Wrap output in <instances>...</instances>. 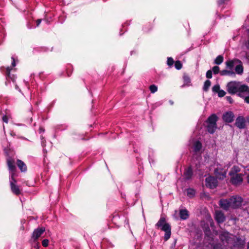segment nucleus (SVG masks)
Instances as JSON below:
<instances>
[{
    "label": "nucleus",
    "mask_w": 249,
    "mask_h": 249,
    "mask_svg": "<svg viewBox=\"0 0 249 249\" xmlns=\"http://www.w3.org/2000/svg\"><path fill=\"white\" fill-rule=\"evenodd\" d=\"M205 233L206 240L207 238H210V245L213 247V249H224L227 246H233L234 248L241 249L244 247L245 241L244 240L236 237L232 234H230L226 231H221L219 233V238L221 244H215L214 240L212 236L210 234L211 231L208 227L205 230Z\"/></svg>",
    "instance_id": "nucleus-1"
},
{
    "label": "nucleus",
    "mask_w": 249,
    "mask_h": 249,
    "mask_svg": "<svg viewBox=\"0 0 249 249\" xmlns=\"http://www.w3.org/2000/svg\"><path fill=\"white\" fill-rule=\"evenodd\" d=\"M227 90L231 94H237L239 96H244L249 93V87L238 81H231L227 83Z\"/></svg>",
    "instance_id": "nucleus-2"
},
{
    "label": "nucleus",
    "mask_w": 249,
    "mask_h": 249,
    "mask_svg": "<svg viewBox=\"0 0 249 249\" xmlns=\"http://www.w3.org/2000/svg\"><path fill=\"white\" fill-rule=\"evenodd\" d=\"M242 198L239 196H232L229 199H222L219 201V205L224 210L230 208H237L242 205Z\"/></svg>",
    "instance_id": "nucleus-3"
},
{
    "label": "nucleus",
    "mask_w": 249,
    "mask_h": 249,
    "mask_svg": "<svg viewBox=\"0 0 249 249\" xmlns=\"http://www.w3.org/2000/svg\"><path fill=\"white\" fill-rule=\"evenodd\" d=\"M155 226L157 228H160L161 230L165 232L164 237L165 241H167L170 238L171 234V227L169 224L166 222L165 217H161L156 224Z\"/></svg>",
    "instance_id": "nucleus-4"
},
{
    "label": "nucleus",
    "mask_w": 249,
    "mask_h": 249,
    "mask_svg": "<svg viewBox=\"0 0 249 249\" xmlns=\"http://www.w3.org/2000/svg\"><path fill=\"white\" fill-rule=\"evenodd\" d=\"M12 62L11 63V67H7L5 69V71H4V73L5 75L6 81L5 82V86H7L9 84V80H11L14 83L16 82V80L17 79V76L15 74H12L10 73L12 68L14 67L16 65V59L15 58L12 56Z\"/></svg>",
    "instance_id": "nucleus-5"
},
{
    "label": "nucleus",
    "mask_w": 249,
    "mask_h": 249,
    "mask_svg": "<svg viewBox=\"0 0 249 249\" xmlns=\"http://www.w3.org/2000/svg\"><path fill=\"white\" fill-rule=\"evenodd\" d=\"M216 166L214 168V174L216 178L219 179H223L226 177L227 170L223 168L222 166L217 163L215 164Z\"/></svg>",
    "instance_id": "nucleus-6"
},
{
    "label": "nucleus",
    "mask_w": 249,
    "mask_h": 249,
    "mask_svg": "<svg viewBox=\"0 0 249 249\" xmlns=\"http://www.w3.org/2000/svg\"><path fill=\"white\" fill-rule=\"evenodd\" d=\"M202 149V144L201 143L198 141H196L193 144V158H196L197 159V160H199V159L200 158V156H198V155H200L201 153Z\"/></svg>",
    "instance_id": "nucleus-7"
},
{
    "label": "nucleus",
    "mask_w": 249,
    "mask_h": 249,
    "mask_svg": "<svg viewBox=\"0 0 249 249\" xmlns=\"http://www.w3.org/2000/svg\"><path fill=\"white\" fill-rule=\"evenodd\" d=\"M10 185L11 191L16 195H19L21 193V190L18 186L16 185V180L12 176L10 177Z\"/></svg>",
    "instance_id": "nucleus-8"
},
{
    "label": "nucleus",
    "mask_w": 249,
    "mask_h": 249,
    "mask_svg": "<svg viewBox=\"0 0 249 249\" xmlns=\"http://www.w3.org/2000/svg\"><path fill=\"white\" fill-rule=\"evenodd\" d=\"M7 163L9 170L10 172V177H14L16 170V167L15 165V161L12 159L9 158L7 160Z\"/></svg>",
    "instance_id": "nucleus-9"
},
{
    "label": "nucleus",
    "mask_w": 249,
    "mask_h": 249,
    "mask_svg": "<svg viewBox=\"0 0 249 249\" xmlns=\"http://www.w3.org/2000/svg\"><path fill=\"white\" fill-rule=\"evenodd\" d=\"M231 177V181L233 185L239 184L243 181V175L242 174L234 175Z\"/></svg>",
    "instance_id": "nucleus-10"
},
{
    "label": "nucleus",
    "mask_w": 249,
    "mask_h": 249,
    "mask_svg": "<svg viewBox=\"0 0 249 249\" xmlns=\"http://www.w3.org/2000/svg\"><path fill=\"white\" fill-rule=\"evenodd\" d=\"M206 185L211 188L213 189L217 186V180L213 177H209L206 178Z\"/></svg>",
    "instance_id": "nucleus-11"
},
{
    "label": "nucleus",
    "mask_w": 249,
    "mask_h": 249,
    "mask_svg": "<svg viewBox=\"0 0 249 249\" xmlns=\"http://www.w3.org/2000/svg\"><path fill=\"white\" fill-rule=\"evenodd\" d=\"M214 218L218 223H222L225 220L226 217L221 211H216L215 212Z\"/></svg>",
    "instance_id": "nucleus-12"
},
{
    "label": "nucleus",
    "mask_w": 249,
    "mask_h": 249,
    "mask_svg": "<svg viewBox=\"0 0 249 249\" xmlns=\"http://www.w3.org/2000/svg\"><path fill=\"white\" fill-rule=\"evenodd\" d=\"M212 91L213 92L217 93L219 97H223L226 94L224 90L220 89V86L218 84L215 85L213 86Z\"/></svg>",
    "instance_id": "nucleus-13"
},
{
    "label": "nucleus",
    "mask_w": 249,
    "mask_h": 249,
    "mask_svg": "<svg viewBox=\"0 0 249 249\" xmlns=\"http://www.w3.org/2000/svg\"><path fill=\"white\" fill-rule=\"evenodd\" d=\"M238 63H241V61L238 59L230 60L226 62V68L231 70H233L234 67Z\"/></svg>",
    "instance_id": "nucleus-14"
},
{
    "label": "nucleus",
    "mask_w": 249,
    "mask_h": 249,
    "mask_svg": "<svg viewBox=\"0 0 249 249\" xmlns=\"http://www.w3.org/2000/svg\"><path fill=\"white\" fill-rule=\"evenodd\" d=\"M234 118V115L231 111H229L225 113L223 115V120L227 123L232 122Z\"/></svg>",
    "instance_id": "nucleus-15"
},
{
    "label": "nucleus",
    "mask_w": 249,
    "mask_h": 249,
    "mask_svg": "<svg viewBox=\"0 0 249 249\" xmlns=\"http://www.w3.org/2000/svg\"><path fill=\"white\" fill-rule=\"evenodd\" d=\"M45 231V228L41 227L35 229L33 233L32 238L35 240H37Z\"/></svg>",
    "instance_id": "nucleus-16"
},
{
    "label": "nucleus",
    "mask_w": 249,
    "mask_h": 249,
    "mask_svg": "<svg viewBox=\"0 0 249 249\" xmlns=\"http://www.w3.org/2000/svg\"><path fill=\"white\" fill-rule=\"evenodd\" d=\"M236 126L239 128H244L245 126V121L243 117H238L236 120Z\"/></svg>",
    "instance_id": "nucleus-17"
},
{
    "label": "nucleus",
    "mask_w": 249,
    "mask_h": 249,
    "mask_svg": "<svg viewBox=\"0 0 249 249\" xmlns=\"http://www.w3.org/2000/svg\"><path fill=\"white\" fill-rule=\"evenodd\" d=\"M220 74L221 76H230L232 77L235 76V72L234 71L230 69L221 71H220Z\"/></svg>",
    "instance_id": "nucleus-18"
},
{
    "label": "nucleus",
    "mask_w": 249,
    "mask_h": 249,
    "mask_svg": "<svg viewBox=\"0 0 249 249\" xmlns=\"http://www.w3.org/2000/svg\"><path fill=\"white\" fill-rule=\"evenodd\" d=\"M189 216V212L186 209L179 210V216L182 220H186Z\"/></svg>",
    "instance_id": "nucleus-19"
},
{
    "label": "nucleus",
    "mask_w": 249,
    "mask_h": 249,
    "mask_svg": "<svg viewBox=\"0 0 249 249\" xmlns=\"http://www.w3.org/2000/svg\"><path fill=\"white\" fill-rule=\"evenodd\" d=\"M217 117L214 114L211 115L207 119V123L209 124H216Z\"/></svg>",
    "instance_id": "nucleus-20"
},
{
    "label": "nucleus",
    "mask_w": 249,
    "mask_h": 249,
    "mask_svg": "<svg viewBox=\"0 0 249 249\" xmlns=\"http://www.w3.org/2000/svg\"><path fill=\"white\" fill-rule=\"evenodd\" d=\"M193 175V171L192 168L190 167L187 168L184 173L185 178L186 179H189L191 178Z\"/></svg>",
    "instance_id": "nucleus-21"
},
{
    "label": "nucleus",
    "mask_w": 249,
    "mask_h": 249,
    "mask_svg": "<svg viewBox=\"0 0 249 249\" xmlns=\"http://www.w3.org/2000/svg\"><path fill=\"white\" fill-rule=\"evenodd\" d=\"M17 165L21 172H25L27 170V167L25 164L21 160H17Z\"/></svg>",
    "instance_id": "nucleus-22"
},
{
    "label": "nucleus",
    "mask_w": 249,
    "mask_h": 249,
    "mask_svg": "<svg viewBox=\"0 0 249 249\" xmlns=\"http://www.w3.org/2000/svg\"><path fill=\"white\" fill-rule=\"evenodd\" d=\"M235 73L240 75L242 74L243 73V67L241 62V63H239L238 64L236 65L235 67Z\"/></svg>",
    "instance_id": "nucleus-23"
},
{
    "label": "nucleus",
    "mask_w": 249,
    "mask_h": 249,
    "mask_svg": "<svg viewBox=\"0 0 249 249\" xmlns=\"http://www.w3.org/2000/svg\"><path fill=\"white\" fill-rule=\"evenodd\" d=\"M240 171V168L238 166H234L230 171L229 175L231 176L234 175L238 174V173Z\"/></svg>",
    "instance_id": "nucleus-24"
},
{
    "label": "nucleus",
    "mask_w": 249,
    "mask_h": 249,
    "mask_svg": "<svg viewBox=\"0 0 249 249\" xmlns=\"http://www.w3.org/2000/svg\"><path fill=\"white\" fill-rule=\"evenodd\" d=\"M216 128V124H207V130L209 133H210L211 134L213 133L214 132Z\"/></svg>",
    "instance_id": "nucleus-25"
},
{
    "label": "nucleus",
    "mask_w": 249,
    "mask_h": 249,
    "mask_svg": "<svg viewBox=\"0 0 249 249\" xmlns=\"http://www.w3.org/2000/svg\"><path fill=\"white\" fill-rule=\"evenodd\" d=\"M183 82L184 84L182 86V87H184L185 86H190L191 85L190 78L187 75H184L183 76Z\"/></svg>",
    "instance_id": "nucleus-26"
},
{
    "label": "nucleus",
    "mask_w": 249,
    "mask_h": 249,
    "mask_svg": "<svg viewBox=\"0 0 249 249\" xmlns=\"http://www.w3.org/2000/svg\"><path fill=\"white\" fill-rule=\"evenodd\" d=\"M187 195L190 198L193 197L196 194V191L192 188H188L186 190Z\"/></svg>",
    "instance_id": "nucleus-27"
},
{
    "label": "nucleus",
    "mask_w": 249,
    "mask_h": 249,
    "mask_svg": "<svg viewBox=\"0 0 249 249\" xmlns=\"http://www.w3.org/2000/svg\"><path fill=\"white\" fill-rule=\"evenodd\" d=\"M223 61V57L222 55L217 56L214 60V63L217 65L221 64Z\"/></svg>",
    "instance_id": "nucleus-28"
},
{
    "label": "nucleus",
    "mask_w": 249,
    "mask_h": 249,
    "mask_svg": "<svg viewBox=\"0 0 249 249\" xmlns=\"http://www.w3.org/2000/svg\"><path fill=\"white\" fill-rule=\"evenodd\" d=\"M211 84V82L209 80H207L205 82L204 84V86L203 88V90L207 91L209 89V87H210Z\"/></svg>",
    "instance_id": "nucleus-29"
},
{
    "label": "nucleus",
    "mask_w": 249,
    "mask_h": 249,
    "mask_svg": "<svg viewBox=\"0 0 249 249\" xmlns=\"http://www.w3.org/2000/svg\"><path fill=\"white\" fill-rule=\"evenodd\" d=\"M149 90L152 93H154L158 90V87L155 85H151L149 86Z\"/></svg>",
    "instance_id": "nucleus-30"
},
{
    "label": "nucleus",
    "mask_w": 249,
    "mask_h": 249,
    "mask_svg": "<svg viewBox=\"0 0 249 249\" xmlns=\"http://www.w3.org/2000/svg\"><path fill=\"white\" fill-rule=\"evenodd\" d=\"M174 63V61L173 59L171 57H169L167 58V64L170 67H172Z\"/></svg>",
    "instance_id": "nucleus-31"
},
{
    "label": "nucleus",
    "mask_w": 249,
    "mask_h": 249,
    "mask_svg": "<svg viewBox=\"0 0 249 249\" xmlns=\"http://www.w3.org/2000/svg\"><path fill=\"white\" fill-rule=\"evenodd\" d=\"M175 67L176 69L179 70L182 68V64L179 61H177L175 63Z\"/></svg>",
    "instance_id": "nucleus-32"
},
{
    "label": "nucleus",
    "mask_w": 249,
    "mask_h": 249,
    "mask_svg": "<svg viewBox=\"0 0 249 249\" xmlns=\"http://www.w3.org/2000/svg\"><path fill=\"white\" fill-rule=\"evenodd\" d=\"M212 72H213V73L214 74H216L217 73H218L219 72L220 73V71H219V68L218 66H214L213 68H212Z\"/></svg>",
    "instance_id": "nucleus-33"
},
{
    "label": "nucleus",
    "mask_w": 249,
    "mask_h": 249,
    "mask_svg": "<svg viewBox=\"0 0 249 249\" xmlns=\"http://www.w3.org/2000/svg\"><path fill=\"white\" fill-rule=\"evenodd\" d=\"M240 97L244 99V101L246 103L249 104V93L245 94L244 96Z\"/></svg>",
    "instance_id": "nucleus-34"
},
{
    "label": "nucleus",
    "mask_w": 249,
    "mask_h": 249,
    "mask_svg": "<svg viewBox=\"0 0 249 249\" xmlns=\"http://www.w3.org/2000/svg\"><path fill=\"white\" fill-rule=\"evenodd\" d=\"M212 70H209L207 71L206 72V77L207 78H209V79H210L212 77Z\"/></svg>",
    "instance_id": "nucleus-35"
},
{
    "label": "nucleus",
    "mask_w": 249,
    "mask_h": 249,
    "mask_svg": "<svg viewBox=\"0 0 249 249\" xmlns=\"http://www.w3.org/2000/svg\"><path fill=\"white\" fill-rule=\"evenodd\" d=\"M49 243V240L47 239H44L42 241V245L43 247H46L48 246Z\"/></svg>",
    "instance_id": "nucleus-36"
},
{
    "label": "nucleus",
    "mask_w": 249,
    "mask_h": 249,
    "mask_svg": "<svg viewBox=\"0 0 249 249\" xmlns=\"http://www.w3.org/2000/svg\"><path fill=\"white\" fill-rule=\"evenodd\" d=\"M2 121H3V122H4L5 123H8V117H7V116H6V115L3 116V117H2Z\"/></svg>",
    "instance_id": "nucleus-37"
},
{
    "label": "nucleus",
    "mask_w": 249,
    "mask_h": 249,
    "mask_svg": "<svg viewBox=\"0 0 249 249\" xmlns=\"http://www.w3.org/2000/svg\"><path fill=\"white\" fill-rule=\"evenodd\" d=\"M226 99L227 101L229 102L230 103H232L233 102L231 96H227Z\"/></svg>",
    "instance_id": "nucleus-38"
},
{
    "label": "nucleus",
    "mask_w": 249,
    "mask_h": 249,
    "mask_svg": "<svg viewBox=\"0 0 249 249\" xmlns=\"http://www.w3.org/2000/svg\"><path fill=\"white\" fill-rule=\"evenodd\" d=\"M41 139L42 146L43 147H44L45 146V140L44 139V138L43 137H42V136H41Z\"/></svg>",
    "instance_id": "nucleus-39"
},
{
    "label": "nucleus",
    "mask_w": 249,
    "mask_h": 249,
    "mask_svg": "<svg viewBox=\"0 0 249 249\" xmlns=\"http://www.w3.org/2000/svg\"><path fill=\"white\" fill-rule=\"evenodd\" d=\"M41 22V19H38L36 20V26H38L40 25Z\"/></svg>",
    "instance_id": "nucleus-40"
},
{
    "label": "nucleus",
    "mask_w": 249,
    "mask_h": 249,
    "mask_svg": "<svg viewBox=\"0 0 249 249\" xmlns=\"http://www.w3.org/2000/svg\"><path fill=\"white\" fill-rule=\"evenodd\" d=\"M226 0H218V4L219 5H221V4H222L223 3H224V1H225Z\"/></svg>",
    "instance_id": "nucleus-41"
},
{
    "label": "nucleus",
    "mask_w": 249,
    "mask_h": 249,
    "mask_svg": "<svg viewBox=\"0 0 249 249\" xmlns=\"http://www.w3.org/2000/svg\"><path fill=\"white\" fill-rule=\"evenodd\" d=\"M248 32H249V36H248V41H247V43L246 44V46L248 49H249V30H248Z\"/></svg>",
    "instance_id": "nucleus-42"
},
{
    "label": "nucleus",
    "mask_w": 249,
    "mask_h": 249,
    "mask_svg": "<svg viewBox=\"0 0 249 249\" xmlns=\"http://www.w3.org/2000/svg\"><path fill=\"white\" fill-rule=\"evenodd\" d=\"M15 89L17 90H18L20 92H21L20 89L19 88V87L17 84H15Z\"/></svg>",
    "instance_id": "nucleus-43"
},
{
    "label": "nucleus",
    "mask_w": 249,
    "mask_h": 249,
    "mask_svg": "<svg viewBox=\"0 0 249 249\" xmlns=\"http://www.w3.org/2000/svg\"><path fill=\"white\" fill-rule=\"evenodd\" d=\"M39 131L40 133H43L45 131V130L44 128L42 127H40L39 129Z\"/></svg>",
    "instance_id": "nucleus-44"
},
{
    "label": "nucleus",
    "mask_w": 249,
    "mask_h": 249,
    "mask_svg": "<svg viewBox=\"0 0 249 249\" xmlns=\"http://www.w3.org/2000/svg\"><path fill=\"white\" fill-rule=\"evenodd\" d=\"M24 82L25 85L27 87L28 89H29L28 82L26 81L25 80H24Z\"/></svg>",
    "instance_id": "nucleus-45"
},
{
    "label": "nucleus",
    "mask_w": 249,
    "mask_h": 249,
    "mask_svg": "<svg viewBox=\"0 0 249 249\" xmlns=\"http://www.w3.org/2000/svg\"><path fill=\"white\" fill-rule=\"evenodd\" d=\"M227 247H229V248H230V249H236V248H233V246H231H231H227L226 247H225V248H224V249H226L227 248Z\"/></svg>",
    "instance_id": "nucleus-46"
},
{
    "label": "nucleus",
    "mask_w": 249,
    "mask_h": 249,
    "mask_svg": "<svg viewBox=\"0 0 249 249\" xmlns=\"http://www.w3.org/2000/svg\"><path fill=\"white\" fill-rule=\"evenodd\" d=\"M169 103H170V104L171 105H173V104H174L173 101H171V100H170V101H169Z\"/></svg>",
    "instance_id": "nucleus-47"
},
{
    "label": "nucleus",
    "mask_w": 249,
    "mask_h": 249,
    "mask_svg": "<svg viewBox=\"0 0 249 249\" xmlns=\"http://www.w3.org/2000/svg\"><path fill=\"white\" fill-rule=\"evenodd\" d=\"M3 129L4 132L5 133V126H4V125H3Z\"/></svg>",
    "instance_id": "nucleus-48"
},
{
    "label": "nucleus",
    "mask_w": 249,
    "mask_h": 249,
    "mask_svg": "<svg viewBox=\"0 0 249 249\" xmlns=\"http://www.w3.org/2000/svg\"><path fill=\"white\" fill-rule=\"evenodd\" d=\"M27 27H28V28H29V29H31L32 28V27L31 26H30L29 25H28Z\"/></svg>",
    "instance_id": "nucleus-49"
},
{
    "label": "nucleus",
    "mask_w": 249,
    "mask_h": 249,
    "mask_svg": "<svg viewBox=\"0 0 249 249\" xmlns=\"http://www.w3.org/2000/svg\"><path fill=\"white\" fill-rule=\"evenodd\" d=\"M248 249H249V242L248 243Z\"/></svg>",
    "instance_id": "nucleus-50"
},
{
    "label": "nucleus",
    "mask_w": 249,
    "mask_h": 249,
    "mask_svg": "<svg viewBox=\"0 0 249 249\" xmlns=\"http://www.w3.org/2000/svg\"><path fill=\"white\" fill-rule=\"evenodd\" d=\"M18 125H21L22 124H17Z\"/></svg>",
    "instance_id": "nucleus-51"
},
{
    "label": "nucleus",
    "mask_w": 249,
    "mask_h": 249,
    "mask_svg": "<svg viewBox=\"0 0 249 249\" xmlns=\"http://www.w3.org/2000/svg\"><path fill=\"white\" fill-rule=\"evenodd\" d=\"M248 168V170H249V167H247Z\"/></svg>",
    "instance_id": "nucleus-52"
},
{
    "label": "nucleus",
    "mask_w": 249,
    "mask_h": 249,
    "mask_svg": "<svg viewBox=\"0 0 249 249\" xmlns=\"http://www.w3.org/2000/svg\"><path fill=\"white\" fill-rule=\"evenodd\" d=\"M248 122L249 123V118L248 119Z\"/></svg>",
    "instance_id": "nucleus-53"
}]
</instances>
